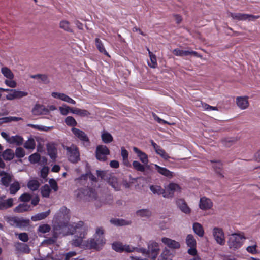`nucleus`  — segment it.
Returning <instances> with one entry per match:
<instances>
[{"label":"nucleus","mask_w":260,"mask_h":260,"mask_svg":"<svg viewBox=\"0 0 260 260\" xmlns=\"http://www.w3.org/2000/svg\"><path fill=\"white\" fill-rule=\"evenodd\" d=\"M63 216V224L69 229L67 235L74 233L79 234V236H75V238L72 241V245L75 247L80 246L83 241V239L85 238V234L86 230V228L84 226V223L82 221H79L78 223L70 224H69V216L68 215H64Z\"/></svg>","instance_id":"1"},{"label":"nucleus","mask_w":260,"mask_h":260,"mask_svg":"<svg viewBox=\"0 0 260 260\" xmlns=\"http://www.w3.org/2000/svg\"><path fill=\"white\" fill-rule=\"evenodd\" d=\"M76 192V196L79 200L84 202H92L98 208L101 207L104 204L99 198L97 192L92 189H81Z\"/></svg>","instance_id":"2"},{"label":"nucleus","mask_w":260,"mask_h":260,"mask_svg":"<svg viewBox=\"0 0 260 260\" xmlns=\"http://www.w3.org/2000/svg\"><path fill=\"white\" fill-rule=\"evenodd\" d=\"M60 218L59 220L55 222L53 226V237L45 240L43 241L44 243L50 245L56 242V239L59 235L62 234L63 236L67 235L69 229L64 225L63 221L61 220L62 215L59 216Z\"/></svg>","instance_id":"3"},{"label":"nucleus","mask_w":260,"mask_h":260,"mask_svg":"<svg viewBox=\"0 0 260 260\" xmlns=\"http://www.w3.org/2000/svg\"><path fill=\"white\" fill-rule=\"evenodd\" d=\"M96 175L102 179L106 181L115 191L120 190L121 185L118 182L117 178L108 171L96 170Z\"/></svg>","instance_id":"4"},{"label":"nucleus","mask_w":260,"mask_h":260,"mask_svg":"<svg viewBox=\"0 0 260 260\" xmlns=\"http://www.w3.org/2000/svg\"><path fill=\"white\" fill-rule=\"evenodd\" d=\"M63 148L66 150V155L69 161L77 163L80 160L79 149L76 145L72 144L70 146L63 145Z\"/></svg>","instance_id":"5"},{"label":"nucleus","mask_w":260,"mask_h":260,"mask_svg":"<svg viewBox=\"0 0 260 260\" xmlns=\"http://www.w3.org/2000/svg\"><path fill=\"white\" fill-rule=\"evenodd\" d=\"M229 247L234 250L239 248L243 244L244 236L241 234L234 233L229 235Z\"/></svg>","instance_id":"6"},{"label":"nucleus","mask_w":260,"mask_h":260,"mask_svg":"<svg viewBox=\"0 0 260 260\" xmlns=\"http://www.w3.org/2000/svg\"><path fill=\"white\" fill-rule=\"evenodd\" d=\"M110 154L108 148L104 145L97 146L95 150V156L100 161H105L107 159V155Z\"/></svg>","instance_id":"7"},{"label":"nucleus","mask_w":260,"mask_h":260,"mask_svg":"<svg viewBox=\"0 0 260 260\" xmlns=\"http://www.w3.org/2000/svg\"><path fill=\"white\" fill-rule=\"evenodd\" d=\"M160 251L158 244L156 242H150L148 245L147 255L152 260H155Z\"/></svg>","instance_id":"8"},{"label":"nucleus","mask_w":260,"mask_h":260,"mask_svg":"<svg viewBox=\"0 0 260 260\" xmlns=\"http://www.w3.org/2000/svg\"><path fill=\"white\" fill-rule=\"evenodd\" d=\"M71 131L75 137L80 140L84 145H90L89 139L84 132L75 127L72 128Z\"/></svg>","instance_id":"9"},{"label":"nucleus","mask_w":260,"mask_h":260,"mask_svg":"<svg viewBox=\"0 0 260 260\" xmlns=\"http://www.w3.org/2000/svg\"><path fill=\"white\" fill-rule=\"evenodd\" d=\"M230 15L233 19L242 21L246 20L253 21L260 17V16L258 15H253L240 13H231Z\"/></svg>","instance_id":"10"},{"label":"nucleus","mask_w":260,"mask_h":260,"mask_svg":"<svg viewBox=\"0 0 260 260\" xmlns=\"http://www.w3.org/2000/svg\"><path fill=\"white\" fill-rule=\"evenodd\" d=\"M105 242L103 237H100L91 239L88 241V244L90 248L100 250Z\"/></svg>","instance_id":"11"},{"label":"nucleus","mask_w":260,"mask_h":260,"mask_svg":"<svg viewBox=\"0 0 260 260\" xmlns=\"http://www.w3.org/2000/svg\"><path fill=\"white\" fill-rule=\"evenodd\" d=\"M173 53L176 56H184L188 55H193L199 58H202V56L194 51L183 50L179 49H175L173 50Z\"/></svg>","instance_id":"12"},{"label":"nucleus","mask_w":260,"mask_h":260,"mask_svg":"<svg viewBox=\"0 0 260 260\" xmlns=\"http://www.w3.org/2000/svg\"><path fill=\"white\" fill-rule=\"evenodd\" d=\"M35 116L46 115L49 113V110L45 106L40 104H36L31 110Z\"/></svg>","instance_id":"13"},{"label":"nucleus","mask_w":260,"mask_h":260,"mask_svg":"<svg viewBox=\"0 0 260 260\" xmlns=\"http://www.w3.org/2000/svg\"><path fill=\"white\" fill-rule=\"evenodd\" d=\"M51 95L54 98L61 100V101L67 102L69 104H71L73 105L76 104L75 101H74L73 99L69 97L68 95L65 94L64 93L53 92L51 93Z\"/></svg>","instance_id":"14"},{"label":"nucleus","mask_w":260,"mask_h":260,"mask_svg":"<svg viewBox=\"0 0 260 260\" xmlns=\"http://www.w3.org/2000/svg\"><path fill=\"white\" fill-rule=\"evenodd\" d=\"M0 176H1V182L2 184L5 187H8L10 182L12 181L13 175L4 171H0Z\"/></svg>","instance_id":"15"},{"label":"nucleus","mask_w":260,"mask_h":260,"mask_svg":"<svg viewBox=\"0 0 260 260\" xmlns=\"http://www.w3.org/2000/svg\"><path fill=\"white\" fill-rule=\"evenodd\" d=\"M213 203L212 201L206 197L200 198L199 207L202 210H208L212 208Z\"/></svg>","instance_id":"16"},{"label":"nucleus","mask_w":260,"mask_h":260,"mask_svg":"<svg viewBox=\"0 0 260 260\" xmlns=\"http://www.w3.org/2000/svg\"><path fill=\"white\" fill-rule=\"evenodd\" d=\"M155 169L157 172L168 178H171L174 176V173L170 171L166 168L160 167L156 164L154 165Z\"/></svg>","instance_id":"17"},{"label":"nucleus","mask_w":260,"mask_h":260,"mask_svg":"<svg viewBox=\"0 0 260 260\" xmlns=\"http://www.w3.org/2000/svg\"><path fill=\"white\" fill-rule=\"evenodd\" d=\"M161 241L168 247L172 249H178L180 247V244L178 242L168 238H162L161 239Z\"/></svg>","instance_id":"18"},{"label":"nucleus","mask_w":260,"mask_h":260,"mask_svg":"<svg viewBox=\"0 0 260 260\" xmlns=\"http://www.w3.org/2000/svg\"><path fill=\"white\" fill-rule=\"evenodd\" d=\"M176 204L182 212L185 214L190 213L191 210L184 200L181 199H178L176 201Z\"/></svg>","instance_id":"19"},{"label":"nucleus","mask_w":260,"mask_h":260,"mask_svg":"<svg viewBox=\"0 0 260 260\" xmlns=\"http://www.w3.org/2000/svg\"><path fill=\"white\" fill-rule=\"evenodd\" d=\"M213 235L217 243H219L220 244L223 243L224 241V236L222 231L221 229L218 228H214L213 230Z\"/></svg>","instance_id":"20"},{"label":"nucleus","mask_w":260,"mask_h":260,"mask_svg":"<svg viewBox=\"0 0 260 260\" xmlns=\"http://www.w3.org/2000/svg\"><path fill=\"white\" fill-rule=\"evenodd\" d=\"M133 151L137 154L140 160L144 164L147 165L148 159L147 155L136 147H133Z\"/></svg>","instance_id":"21"},{"label":"nucleus","mask_w":260,"mask_h":260,"mask_svg":"<svg viewBox=\"0 0 260 260\" xmlns=\"http://www.w3.org/2000/svg\"><path fill=\"white\" fill-rule=\"evenodd\" d=\"M30 77L31 78L37 79L39 83L47 84L50 82V80L48 76L46 74H38L30 75Z\"/></svg>","instance_id":"22"},{"label":"nucleus","mask_w":260,"mask_h":260,"mask_svg":"<svg viewBox=\"0 0 260 260\" xmlns=\"http://www.w3.org/2000/svg\"><path fill=\"white\" fill-rule=\"evenodd\" d=\"M238 106L241 109H245L249 106V103L247 97H238L236 99Z\"/></svg>","instance_id":"23"},{"label":"nucleus","mask_w":260,"mask_h":260,"mask_svg":"<svg viewBox=\"0 0 260 260\" xmlns=\"http://www.w3.org/2000/svg\"><path fill=\"white\" fill-rule=\"evenodd\" d=\"M31 210V206L26 203L20 204L14 209V211L16 213H22Z\"/></svg>","instance_id":"24"},{"label":"nucleus","mask_w":260,"mask_h":260,"mask_svg":"<svg viewBox=\"0 0 260 260\" xmlns=\"http://www.w3.org/2000/svg\"><path fill=\"white\" fill-rule=\"evenodd\" d=\"M136 215L141 218H149L152 215V212L149 209L138 210L136 212Z\"/></svg>","instance_id":"25"},{"label":"nucleus","mask_w":260,"mask_h":260,"mask_svg":"<svg viewBox=\"0 0 260 260\" xmlns=\"http://www.w3.org/2000/svg\"><path fill=\"white\" fill-rule=\"evenodd\" d=\"M101 139L102 141L106 144L110 143L113 141V138L111 134L105 130L101 132Z\"/></svg>","instance_id":"26"},{"label":"nucleus","mask_w":260,"mask_h":260,"mask_svg":"<svg viewBox=\"0 0 260 260\" xmlns=\"http://www.w3.org/2000/svg\"><path fill=\"white\" fill-rule=\"evenodd\" d=\"M47 150L50 158L55 160L57 156V150L53 144H49L47 145Z\"/></svg>","instance_id":"27"},{"label":"nucleus","mask_w":260,"mask_h":260,"mask_svg":"<svg viewBox=\"0 0 260 260\" xmlns=\"http://www.w3.org/2000/svg\"><path fill=\"white\" fill-rule=\"evenodd\" d=\"M212 163V167L214 169L216 172L221 177H223V175L222 173V164L220 161H211Z\"/></svg>","instance_id":"28"},{"label":"nucleus","mask_w":260,"mask_h":260,"mask_svg":"<svg viewBox=\"0 0 260 260\" xmlns=\"http://www.w3.org/2000/svg\"><path fill=\"white\" fill-rule=\"evenodd\" d=\"M9 186H10L9 189V192L12 195L15 194L21 188L20 184L17 181H15L12 184H10Z\"/></svg>","instance_id":"29"},{"label":"nucleus","mask_w":260,"mask_h":260,"mask_svg":"<svg viewBox=\"0 0 260 260\" xmlns=\"http://www.w3.org/2000/svg\"><path fill=\"white\" fill-rule=\"evenodd\" d=\"M110 222L115 226H123L129 225L131 221L125 220L123 219L112 218L110 220Z\"/></svg>","instance_id":"30"},{"label":"nucleus","mask_w":260,"mask_h":260,"mask_svg":"<svg viewBox=\"0 0 260 260\" xmlns=\"http://www.w3.org/2000/svg\"><path fill=\"white\" fill-rule=\"evenodd\" d=\"M59 26L60 28L63 29L66 31L72 33L74 32L70 23L67 20H63L60 21L59 24Z\"/></svg>","instance_id":"31"},{"label":"nucleus","mask_w":260,"mask_h":260,"mask_svg":"<svg viewBox=\"0 0 260 260\" xmlns=\"http://www.w3.org/2000/svg\"><path fill=\"white\" fill-rule=\"evenodd\" d=\"M50 213V210H48V211L44 212H41L38 213L34 216H32L31 217V219L34 221H37L41 220H43L46 218Z\"/></svg>","instance_id":"32"},{"label":"nucleus","mask_w":260,"mask_h":260,"mask_svg":"<svg viewBox=\"0 0 260 260\" xmlns=\"http://www.w3.org/2000/svg\"><path fill=\"white\" fill-rule=\"evenodd\" d=\"M95 43L96 47L98 50L100 51V52L102 53L105 55L110 57L108 53L106 50L102 42L99 38H95Z\"/></svg>","instance_id":"33"},{"label":"nucleus","mask_w":260,"mask_h":260,"mask_svg":"<svg viewBox=\"0 0 260 260\" xmlns=\"http://www.w3.org/2000/svg\"><path fill=\"white\" fill-rule=\"evenodd\" d=\"M150 189L154 194H162L164 197H167L165 190L160 186L151 185L150 187Z\"/></svg>","instance_id":"34"},{"label":"nucleus","mask_w":260,"mask_h":260,"mask_svg":"<svg viewBox=\"0 0 260 260\" xmlns=\"http://www.w3.org/2000/svg\"><path fill=\"white\" fill-rule=\"evenodd\" d=\"M72 113L78 115L81 117H88L90 113L85 109H81L78 108H74L72 110Z\"/></svg>","instance_id":"35"},{"label":"nucleus","mask_w":260,"mask_h":260,"mask_svg":"<svg viewBox=\"0 0 260 260\" xmlns=\"http://www.w3.org/2000/svg\"><path fill=\"white\" fill-rule=\"evenodd\" d=\"M193 230L194 232L200 237H203L204 231L202 225L198 222L194 223L193 224Z\"/></svg>","instance_id":"36"},{"label":"nucleus","mask_w":260,"mask_h":260,"mask_svg":"<svg viewBox=\"0 0 260 260\" xmlns=\"http://www.w3.org/2000/svg\"><path fill=\"white\" fill-rule=\"evenodd\" d=\"M13 206V199L9 198L5 201L0 202V210H6Z\"/></svg>","instance_id":"37"},{"label":"nucleus","mask_w":260,"mask_h":260,"mask_svg":"<svg viewBox=\"0 0 260 260\" xmlns=\"http://www.w3.org/2000/svg\"><path fill=\"white\" fill-rule=\"evenodd\" d=\"M23 143V138L18 135L11 137L10 140L9 141L10 144H16L18 146L21 145Z\"/></svg>","instance_id":"38"},{"label":"nucleus","mask_w":260,"mask_h":260,"mask_svg":"<svg viewBox=\"0 0 260 260\" xmlns=\"http://www.w3.org/2000/svg\"><path fill=\"white\" fill-rule=\"evenodd\" d=\"M40 185L39 182L37 180H31L27 183L28 188L31 191H36L38 189Z\"/></svg>","instance_id":"39"},{"label":"nucleus","mask_w":260,"mask_h":260,"mask_svg":"<svg viewBox=\"0 0 260 260\" xmlns=\"http://www.w3.org/2000/svg\"><path fill=\"white\" fill-rule=\"evenodd\" d=\"M168 189L170 192V194H172L171 197L173 196L174 192H180L181 189L180 186L178 184L175 183H169L168 186Z\"/></svg>","instance_id":"40"},{"label":"nucleus","mask_w":260,"mask_h":260,"mask_svg":"<svg viewBox=\"0 0 260 260\" xmlns=\"http://www.w3.org/2000/svg\"><path fill=\"white\" fill-rule=\"evenodd\" d=\"M1 73L6 78L9 79H13L14 77V75L11 70L6 67L2 68Z\"/></svg>","instance_id":"41"},{"label":"nucleus","mask_w":260,"mask_h":260,"mask_svg":"<svg viewBox=\"0 0 260 260\" xmlns=\"http://www.w3.org/2000/svg\"><path fill=\"white\" fill-rule=\"evenodd\" d=\"M3 157L6 160H12L14 157V153L12 149H8L3 153Z\"/></svg>","instance_id":"42"},{"label":"nucleus","mask_w":260,"mask_h":260,"mask_svg":"<svg viewBox=\"0 0 260 260\" xmlns=\"http://www.w3.org/2000/svg\"><path fill=\"white\" fill-rule=\"evenodd\" d=\"M186 243L189 247H196V241L192 235L188 234L186 236Z\"/></svg>","instance_id":"43"},{"label":"nucleus","mask_w":260,"mask_h":260,"mask_svg":"<svg viewBox=\"0 0 260 260\" xmlns=\"http://www.w3.org/2000/svg\"><path fill=\"white\" fill-rule=\"evenodd\" d=\"M50 192L51 189L50 186L47 184L44 185L41 188V193L43 197L48 198L49 197Z\"/></svg>","instance_id":"44"},{"label":"nucleus","mask_w":260,"mask_h":260,"mask_svg":"<svg viewBox=\"0 0 260 260\" xmlns=\"http://www.w3.org/2000/svg\"><path fill=\"white\" fill-rule=\"evenodd\" d=\"M74 109V108H71L66 105H63L62 106L59 107V110L62 115H67L69 112L72 113V110Z\"/></svg>","instance_id":"45"},{"label":"nucleus","mask_w":260,"mask_h":260,"mask_svg":"<svg viewBox=\"0 0 260 260\" xmlns=\"http://www.w3.org/2000/svg\"><path fill=\"white\" fill-rule=\"evenodd\" d=\"M149 57L151 62L148 63V65L150 68H155L157 67V60L156 56L151 51H149Z\"/></svg>","instance_id":"46"},{"label":"nucleus","mask_w":260,"mask_h":260,"mask_svg":"<svg viewBox=\"0 0 260 260\" xmlns=\"http://www.w3.org/2000/svg\"><path fill=\"white\" fill-rule=\"evenodd\" d=\"M11 92H13L15 99H20L28 95V93L27 92L17 90L15 89H12Z\"/></svg>","instance_id":"47"},{"label":"nucleus","mask_w":260,"mask_h":260,"mask_svg":"<svg viewBox=\"0 0 260 260\" xmlns=\"http://www.w3.org/2000/svg\"><path fill=\"white\" fill-rule=\"evenodd\" d=\"M65 123L70 126H75L77 124V122L75 118L72 116H67L64 119Z\"/></svg>","instance_id":"48"},{"label":"nucleus","mask_w":260,"mask_h":260,"mask_svg":"<svg viewBox=\"0 0 260 260\" xmlns=\"http://www.w3.org/2000/svg\"><path fill=\"white\" fill-rule=\"evenodd\" d=\"M24 147L27 149H34L36 143L33 138H30L24 143Z\"/></svg>","instance_id":"49"},{"label":"nucleus","mask_w":260,"mask_h":260,"mask_svg":"<svg viewBox=\"0 0 260 260\" xmlns=\"http://www.w3.org/2000/svg\"><path fill=\"white\" fill-rule=\"evenodd\" d=\"M28 126L30 127L33 128H35L36 129L45 131V132L48 131L53 128V127H47V126H43V125H34L32 124H28Z\"/></svg>","instance_id":"50"},{"label":"nucleus","mask_w":260,"mask_h":260,"mask_svg":"<svg viewBox=\"0 0 260 260\" xmlns=\"http://www.w3.org/2000/svg\"><path fill=\"white\" fill-rule=\"evenodd\" d=\"M18 222H17V227L22 228L27 226L29 223V219H24L22 218H18Z\"/></svg>","instance_id":"51"},{"label":"nucleus","mask_w":260,"mask_h":260,"mask_svg":"<svg viewBox=\"0 0 260 260\" xmlns=\"http://www.w3.org/2000/svg\"><path fill=\"white\" fill-rule=\"evenodd\" d=\"M113 250L118 252H123V245L119 242H114L112 245Z\"/></svg>","instance_id":"52"},{"label":"nucleus","mask_w":260,"mask_h":260,"mask_svg":"<svg viewBox=\"0 0 260 260\" xmlns=\"http://www.w3.org/2000/svg\"><path fill=\"white\" fill-rule=\"evenodd\" d=\"M51 230V228L49 225L47 224H43L40 225L38 229V231L40 233L44 234L49 232Z\"/></svg>","instance_id":"53"},{"label":"nucleus","mask_w":260,"mask_h":260,"mask_svg":"<svg viewBox=\"0 0 260 260\" xmlns=\"http://www.w3.org/2000/svg\"><path fill=\"white\" fill-rule=\"evenodd\" d=\"M132 165L134 168L138 171L144 172L145 171V167L144 165H142L138 161H134Z\"/></svg>","instance_id":"54"},{"label":"nucleus","mask_w":260,"mask_h":260,"mask_svg":"<svg viewBox=\"0 0 260 260\" xmlns=\"http://www.w3.org/2000/svg\"><path fill=\"white\" fill-rule=\"evenodd\" d=\"M155 152L165 160H168L170 158L168 154L161 147L158 149Z\"/></svg>","instance_id":"55"},{"label":"nucleus","mask_w":260,"mask_h":260,"mask_svg":"<svg viewBox=\"0 0 260 260\" xmlns=\"http://www.w3.org/2000/svg\"><path fill=\"white\" fill-rule=\"evenodd\" d=\"M40 159V155L37 153H34L29 156V160L33 164L37 163L39 161Z\"/></svg>","instance_id":"56"},{"label":"nucleus","mask_w":260,"mask_h":260,"mask_svg":"<svg viewBox=\"0 0 260 260\" xmlns=\"http://www.w3.org/2000/svg\"><path fill=\"white\" fill-rule=\"evenodd\" d=\"M201 104L203 109L205 111L218 110L217 107H213L205 103H201Z\"/></svg>","instance_id":"57"},{"label":"nucleus","mask_w":260,"mask_h":260,"mask_svg":"<svg viewBox=\"0 0 260 260\" xmlns=\"http://www.w3.org/2000/svg\"><path fill=\"white\" fill-rule=\"evenodd\" d=\"M31 199V196L28 193H24L21 194L19 197V200L23 202H29Z\"/></svg>","instance_id":"58"},{"label":"nucleus","mask_w":260,"mask_h":260,"mask_svg":"<svg viewBox=\"0 0 260 260\" xmlns=\"http://www.w3.org/2000/svg\"><path fill=\"white\" fill-rule=\"evenodd\" d=\"M257 245L256 244L253 246H249L246 248V250L248 252L252 254H256L258 253V251L256 249Z\"/></svg>","instance_id":"59"},{"label":"nucleus","mask_w":260,"mask_h":260,"mask_svg":"<svg viewBox=\"0 0 260 260\" xmlns=\"http://www.w3.org/2000/svg\"><path fill=\"white\" fill-rule=\"evenodd\" d=\"M15 155L18 158L23 157L25 155V151L22 148L18 147L16 149Z\"/></svg>","instance_id":"60"},{"label":"nucleus","mask_w":260,"mask_h":260,"mask_svg":"<svg viewBox=\"0 0 260 260\" xmlns=\"http://www.w3.org/2000/svg\"><path fill=\"white\" fill-rule=\"evenodd\" d=\"M18 218L17 217H8L6 218V220L12 226H17V222H18Z\"/></svg>","instance_id":"61"},{"label":"nucleus","mask_w":260,"mask_h":260,"mask_svg":"<svg viewBox=\"0 0 260 260\" xmlns=\"http://www.w3.org/2000/svg\"><path fill=\"white\" fill-rule=\"evenodd\" d=\"M77 253L75 251H70L62 255L64 256V260H71L73 257L76 255Z\"/></svg>","instance_id":"62"},{"label":"nucleus","mask_w":260,"mask_h":260,"mask_svg":"<svg viewBox=\"0 0 260 260\" xmlns=\"http://www.w3.org/2000/svg\"><path fill=\"white\" fill-rule=\"evenodd\" d=\"M17 235L18 236V238L23 242H26L29 240L28 235L26 233H21Z\"/></svg>","instance_id":"63"},{"label":"nucleus","mask_w":260,"mask_h":260,"mask_svg":"<svg viewBox=\"0 0 260 260\" xmlns=\"http://www.w3.org/2000/svg\"><path fill=\"white\" fill-rule=\"evenodd\" d=\"M49 183L51 188L54 191H57L58 187L56 181L53 179H50L49 181Z\"/></svg>","instance_id":"64"}]
</instances>
